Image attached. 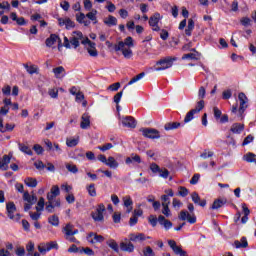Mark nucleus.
<instances>
[{
	"label": "nucleus",
	"instance_id": "f257e3e1",
	"mask_svg": "<svg viewBox=\"0 0 256 256\" xmlns=\"http://www.w3.org/2000/svg\"><path fill=\"white\" fill-rule=\"evenodd\" d=\"M73 33L76 36H73L70 39L67 38V36L64 37V47H66V49H71V45L74 47V49H77V47L81 45L79 41L83 39V32L74 31Z\"/></svg>",
	"mask_w": 256,
	"mask_h": 256
},
{
	"label": "nucleus",
	"instance_id": "f03ea898",
	"mask_svg": "<svg viewBox=\"0 0 256 256\" xmlns=\"http://www.w3.org/2000/svg\"><path fill=\"white\" fill-rule=\"evenodd\" d=\"M105 211V204H98L96 210L94 212H91V217L93 221H95V223H103V221H105V216L103 215Z\"/></svg>",
	"mask_w": 256,
	"mask_h": 256
},
{
	"label": "nucleus",
	"instance_id": "7ed1b4c3",
	"mask_svg": "<svg viewBox=\"0 0 256 256\" xmlns=\"http://www.w3.org/2000/svg\"><path fill=\"white\" fill-rule=\"evenodd\" d=\"M162 19L163 16H161L159 12H155L152 16H150L148 23L152 31H155L156 33H159V31H161L159 23H161Z\"/></svg>",
	"mask_w": 256,
	"mask_h": 256
},
{
	"label": "nucleus",
	"instance_id": "20e7f679",
	"mask_svg": "<svg viewBox=\"0 0 256 256\" xmlns=\"http://www.w3.org/2000/svg\"><path fill=\"white\" fill-rule=\"evenodd\" d=\"M173 61H175V59L171 57L157 61L156 65L159 67H155L154 71H165V69H170V67H173Z\"/></svg>",
	"mask_w": 256,
	"mask_h": 256
},
{
	"label": "nucleus",
	"instance_id": "39448f33",
	"mask_svg": "<svg viewBox=\"0 0 256 256\" xmlns=\"http://www.w3.org/2000/svg\"><path fill=\"white\" fill-rule=\"evenodd\" d=\"M238 99L240 101V106H239V109H238V113L240 115V118L243 119V113H245V111L249 107V105L247 104V103H249V98H247V95H245V93L240 92L238 94Z\"/></svg>",
	"mask_w": 256,
	"mask_h": 256
},
{
	"label": "nucleus",
	"instance_id": "423d86ee",
	"mask_svg": "<svg viewBox=\"0 0 256 256\" xmlns=\"http://www.w3.org/2000/svg\"><path fill=\"white\" fill-rule=\"evenodd\" d=\"M6 211L9 219H12V221H19L21 219V214L15 215V211H17V206H15L14 202H8L6 204Z\"/></svg>",
	"mask_w": 256,
	"mask_h": 256
},
{
	"label": "nucleus",
	"instance_id": "0eeeda50",
	"mask_svg": "<svg viewBox=\"0 0 256 256\" xmlns=\"http://www.w3.org/2000/svg\"><path fill=\"white\" fill-rule=\"evenodd\" d=\"M142 135L147 139H161V134L159 130L153 128H141Z\"/></svg>",
	"mask_w": 256,
	"mask_h": 256
},
{
	"label": "nucleus",
	"instance_id": "6e6552de",
	"mask_svg": "<svg viewBox=\"0 0 256 256\" xmlns=\"http://www.w3.org/2000/svg\"><path fill=\"white\" fill-rule=\"evenodd\" d=\"M178 219L180 221H188L190 225H195V223H197V216H195V214H189L187 210L180 211Z\"/></svg>",
	"mask_w": 256,
	"mask_h": 256
},
{
	"label": "nucleus",
	"instance_id": "1a4fd4ad",
	"mask_svg": "<svg viewBox=\"0 0 256 256\" xmlns=\"http://www.w3.org/2000/svg\"><path fill=\"white\" fill-rule=\"evenodd\" d=\"M150 170L152 173H159V177H162V179L169 178V170H167V168L161 169L157 163L150 164Z\"/></svg>",
	"mask_w": 256,
	"mask_h": 256
},
{
	"label": "nucleus",
	"instance_id": "9d476101",
	"mask_svg": "<svg viewBox=\"0 0 256 256\" xmlns=\"http://www.w3.org/2000/svg\"><path fill=\"white\" fill-rule=\"evenodd\" d=\"M125 45L127 47H134L135 44L133 43V37L131 36H128L124 42L123 41H120L118 42V44L114 45V50L117 52V51H120L121 49H124L125 48Z\"/></svg>",
	"mask_w": 256,
	"mask_h": 256
},
{
	"label": "nucleus",
	"instance_id": "9b49d317",
	"mask_svg": "<svg viewBox=\"0 0 256 256\" xmlns=\"http://www.w3.org/2000/svg\"><path fill=\"white\" fill-rule=\"evenodd\" d=\"M59 27H65L69 31V29H74L75 22L71 20V18H58Z\"/></svg>",
	"mask_w": 256,
	"mask_h": 256
},
{
	"label": "nucleus",
	"instance_id": "f8f14e48",
	"mask_svg": "<svg viewBox=\"0 0 256 256\" xmlns=\"http://www.w3.org/2000/svg\"><path fill=\"white\" fill-rule=\"evenodd\" d=\"M122 125L124 127H129L130 129H135L137 127V121L133 116H126L122 118Z\"/></svg>",
	"mask_w": 256,
	"mask_h": 256
},
{
	"label": "nucleus",
	"instance_id": "ddd939ff",
	"mask_svg": "<svg viewBox=\"0 0 256 256\" xmlns=\"http://www.w3.org/2000/svg\"><path fill=\"white\" fill-rule=\"evenodd\" d=\"M87 241H89L92 245L95 243H103L105 241V237L90 232L87 236Z\"/></svg>",
	"mask_w": 256,
	"mask_h": 256
},
{
	"label": "nucleus",
	"instance_id": "4468645a",
	"mask_svg": "<svg viewBox=\"0 0 256 256\" xmlns=\"http://www.w3.org/2000/svg\"><path fill=\"white\" fill-rule=\"evenodd\" d=\"M129 239L133 243H139V241H146V239H151V237L150 236L146 237L145 234L143 233H137V234L131 233L129 234Z\"/></svg>",
	"mask_w": 256,
	"mask_h": 256
},
{
	"label": "nucleus",
	"instance_id": "2eb2a0df",
	"mask_svg": "<svg viewBox=\"0 0 256 256\" xmlns=\"http://www.w3.org/2000/svg\"><path fill=\"white\" fill-rule=\"evenodd\" d=\"M191 199L195 205H199V207H206L207 200L203 199L201 200V196L197 192H193L191 194Z\"/></svg>",
	"mask_w": 256,
	"mask_h": 256
},
{
	"label": "nucleus",
	"instance_id": "dca6fc26",
	"mask_svg": "<svg viewBox=\"0 0 256 256\" xmlns=\"http://www.w3.org/2000/svg\"><path fill=\"white\" fill-rule=\"evenodd\" d=\"M11 157L13 154L9 153L8 155H4L2 161L0 160V169L2 171H7L9 169V163H11Z\"/></svg>",
	"mask_w": 256,
	"mask_h": 256
},
{
	"label": "nucleus",
	"instance_id": "f3484780",
	"mask_svg": "<svg viewBox=\"0 0 256 256\" xmlns=\"http://www.w3.org/2000/svg\"><path fill=\"white\" fill-rule=\"evenodd\" d=\"M233 246L236 249H247V247H249V242L247 241V237L243 236L240 241L239 240H235L233 243Z\"/></svg>",
	"mask_w": 256,
	"mask_h": 256
},
{
	"label": "nucleus",
	"instance_id": "a211bd4d",
	"mask_svg": "<svg viewBox=\"0 0 256 256\" xmlns=\"http://www.w3.org/2000/svg\"><path fill=\"white\" fill-rule=\"evenodd\" d=\"M57 41L61 45V38L57 34H51L45 41L46 47H53V44L57 43Z\"/></svg>",
	"mask_w": 256,
	"mask_h": 256
},
{
	"label": "nucleus",
	"instance_id": "6ab92c4d",
	"mask_svg": "<svg viewBox=\"0 0 256 256\" xmlns=\"http://www.w3.org/2000/svg\"><path fill=\"white\" fill-rule=\"evenodd\" d=\"M158 223L159 225H162L166 231H169V229H171V227H173V223L167 219H165V216L160 215L158 217Z\"/></svg>",
	"mask_w": 256,
	"mask_h": 256
},
{
	"label": "nucleus",
	"instance_id": "aec40b11",
	"mask_svg": "<svg viewBox=\"0 0 256 256\" xmlns=\"http://www.w3.org/2000/svg\"><path fill=\"white\" fill-rule=\"evenodd\" d=\"M81 119H82L80 123L81 129H89V127H91V117L87 114H83Z\"/></svg>",
	"mask_w": 256,
	"mask_h": 256
},
{
	"label": "nucleus",
	"instance_id": "412c9836",
	"mask_svg": "<svg viewBox=\"0 0 256 256\" xmlns=\"http://www.w3.org/2000/svg\"><path fill=\"white\" fill-rule=\"evenodd\" d=\"M120 249L121 251H125L126 253H133L135 251V245H133V243L131 242L129 243L121 242Z\"/></svg>",
	"mask_w": 256,
	"mask_h": 256
},
{
	"label": "nucleus",
	"instance_id": "4be33fe9",
	"mask_svg": "<svg viewBox=\"0 0 256 256\" xmlns=\"http://www.w3.org/2000/svg\"><path fill=\"white\" fill-rule=\"evenodd\" d=\"M123 203L124 207H126V213H131L133 211V200L131 199V196H125L123 197Z\"/></svg>",
	"mask_w": 256,
	"mask_h": 256
},
{
	"label": "nucleus",
	"instance_id": "5701e85b",
	"mask_svg": "<svg viewBox=\"0 0 256 256\" xmlns=\"http://www.w3.org/2000/svg\"><path fill=\"white\" fill-rule=\"evenodd\" d=\"M244 129H245V125H243L241 123H234L231 126L230 131H231V133H234L236 135H240V133H243Z\"/></svg>",
	"mask_w": 256,
	"mask_h": 256
},
{
	"label": "nucleus",
	"instance_id": "b1692460",
	"mask_svg": "<svg viewBox=\"0 0 256 256\" xmlns=\"http://www.w3.org/2000/svg\"><path fill=\"white\" fill-rule=\"evenodd\" d=\"M56 79H63L65 77V68L63 66H58L52 70Z\"/></svg>",
	"mask_w": 256,
	"mask_h": 256
},
{
	"label": "nucleus",
	"instance_id": "393cba45",
	"mask_svg": "<svg viewBox=\"0 0 256 256\" xmlns=\"http://www.w3.org/2000/svg\"><path fill=\"white\" fill-rule=\"evenodd\" d=\"M104 25L107 27H115L117 25V19L113 15H109L103 20Z\"/></svg>",
	"mask_w": 256,
	"mask_h": 256
},
{
	"label": "nucleus",
	"instance_id": "a878e982",
	"mask_svg": "<svg viewBox=\"0 0 256 256\" xmlns=\"http://www.w3.org/2000/svg\"><path fill=\"white\" fill-rule=\"evenodd\" d=\"M24 201L27 203H31V205H35L37 203V196L29 194V192H24L23 194Z\"/></svg>",
	"mask_w": 256,
	"mask_h": 256
},
{
	"label": "nucleus",
	"instance_id": "bb28decb",
	"mask_svg": "<svg viewBox=\"0 0 256 256\" xmlns=\"http://www.w3.org/2000/svg\"><path fill=\"white\" fill-rule=\"evenodd\" d=\"M76 21L82 25H85V27H89V25H91V21L85 20V14L83 12L76 15Z\"/></svg>",
	"mask_w": 256,
	"mask_h": 256
},
{
	"label": "nucleus",
	"instance_id": "cd10ccee",
	"mask_svg": "<svg viewBox=\"0 0 256 256\" xmlns=\"http://www.w3.org/2000/svg\"><path fill=\"white\" fill-rule=\"evenodd\" d=\"M126 165H131V163H141V156L132 154L130 157H127L125 160Z\"/></svg>",
	"mask_w": 256,
	"mask_h": 256
},
{
	"label": "nucleus",
	"instance_id": "c85d7f7f",
	"mask_svg": "<svg viewBox=\"0 0 256 256\" xmlns=\"http://www.w3.org/2000/svg\"><path fill=\"white\" fill-rule=\"evenodd\" d=\"M225 203H227V200L216 199V200H214L210 209H212L213 211H216L217 209H221V207H223V205H225Z\"/></svg>",
	"mask_w": 256,
	"mask_h": 256
},
{
	"label": "nucleus",
	"instance_id": "c756f323",
	"mask_svg": "<svg viewBox=\"0 0 256 256\" xmlns=\"http://www.w3.org/2000/svg\"><path fill=\"white\" fill-rule=\"evenodd\" d=\"M23 66L24 69H26L27 73H29V75H39V67L35 65L28 66L27 64H23Z\"/></svg>",
	"mask_w": 256,
	"mask_h": 256
},
{
	"label": "nucleus",
	"instance_id": "7c9ffc66",
	"mask_svg": "<svg viewBox=\"0 0 256 256\" xmlns=\"http://www.w3.org/2000/svg\"><path fill=\"white\" fill-rule=\"evenodd\" d=\"M165 193L161 196V201H163L162 203H171V199L169 197H174L175 193L169 189V190H165Z\"/></svg>",
	"mask_w": 256,
	"mask_h": 256
},
{
	"label": "nucleus",
	"instance_id": "2f4dec72",
	"mask_svg": "<svg viewBox=\"0 0 256 256\" xmlns=\"http://www.w3.org/2000/svg\"><path fill=\"white\" fill-rule=\"evenodd\" d=\"M193 29H195V21H193V19H189L187 28L185 29V35H187V37H191Z\"/></svg>",
	"mask_w": 256,
	"mask_h": 256
},
{
	"label": "nucleus",
	"instance_id": "473e14b6",
	"mask_svg": "<svg viewBox=\"0 0 256 256\" xmlns=\"http://www.w3.org/2000/svg\"><path fill=\"white\" fill-rule=\"evenodd\" d=\"M24 183L27 187H31L32 189H35V187H37L39 182H37V179L33 177H27L26 179H24Z\"/></svg>",
	"mask_w": 256,
	"mask_h": 256
},
{
	"label": "nucleus",
	"instance_id": "72a5a7b5",
	"mask_svg": "<svg viewBox=\"0 0 256 256\" xmlns=\"http://www.w3.org/2000/svg\"><path fill=\"white\" fill-rule=\"evenodd\" d=\"M179 127H181V123L179 122H168L165 124L164 129L165 131H173L179 129Z\"/></svg>",
	"mask_w": 256,
	"mask_h": 256
},
{
	"label": "nucleus",
	"instance_id": "f704fd0d",
	"mask_svg": "<svg viewBox=\"0 0 256 256\" xmlns=\"http://www.w3.org/2000/svg\"><path fill=\"white\" fill-rule=\"evenodd\" d=\"M106 165L107 167H110V169H117V167H119V162L115 160V157L109 156Z\"/></svg>",
	"mask_w": 256,
	"mask_h": 256
},
{
	"label": "nucleus",
	"instance_id": "c9c22d12",
	"mask_svg": "<svg viewBox=\"0 0 256 256\" xmlns=\"http://www.w3.org/2000/svg\"><path fill=\"white\" fill-rule=\"evenodd\" d=\"M18 147L22 153H25V155H29L30 157L33 156V150H31V148H29V146H27L23 143H19Z\"/></svg>",
	"mask_w": 256,
	"mask_h": 256
},
{
	"label": "nucleus",
	"instance_id": "e433bc0d",
	"mask_svg": "<svg viewBox=\"0 0 256 256\" xmlns=\"http://www.w3.org/2000/svg\"><path fill=\"white\" fill-rule=\"evenodd\" d=\"M256 154L252 152H248L243 156V161L246 163H255Z\"/></svg>",
	"mask_w": 256,
	"mask_h": 256
},
{
	"label": "nucleus",
	"instance_id": "4c0bfd02",
	"mask_svg": "<svg viewBox=\"0 0 256 256\" xmlns=\"http://www.w3.org/2000/svg\"><path fill=\"white\" fill-rule=\"evenodd\" d=\"M106 244L108 245V247H110V249H113L115 253H119V244H117V242L114 239L108 240Z\"/></svg>",
	"mask_w": 256,
	"mask_h": 256
},
{
	"label": "nucleus",
	"instance_id": "58836bf2",
	"mask_svg": "<svg viewBox=\"0 0 256 256\" xmlns=\"http://www.w3.org/2000/svg\"><path fill=\"white\" fill-rule=\"evenodd\" d=\"M48 223L52 225L53 227H59V216L52 215L48 217Z\"/></svg>",
	"mask_w": 256,
	"mask_h": 256
},
{
	"label": "nucleus",
	"instance_id": "ea45409f",
	"mask_svg": "<svg viewBox=\"0 0 256 256\" xmlns=\"http://www.w3.org/2000/svg\"><path fill=\"white\" fill-rule=\"evenodd\" d=\"M182 59H190L192 61H197V59H199V52L184 54L182 56Z\"/></svg>",
	"mask_w": 256,
	"mask_h": 256
},
{
	"label": "nucleus",
	"instance_id": "a19ab883",
	"mask_svg": "<svg viewBox=\"0 0 256 256\" xmlns=\"http://www.w3.org/2000/svg\"><path fill=\"white\" fill-rule=\"evenodd\" d=\"M95 256V251L89 247H81L80 255Z\"/></svg>",
	"mask_w": 256,
	"mask_h": 256
},
{
	"label": "nucleus",
	"instance_id": "79ce46f5",
	"mask_svg": "<svg viewBox=\"0 0 256 256\" xmlns=\"http://www.w3.org/2000/svg\"><path fill=\"white\" fill-rule=\"evenodd\" d=\"M169 205H171V202L162 203V213L165 215V217H171V210L169 209Z\"/></svg>",
	"mask_w": 256,
	"mask_h": 256
},
{
	"label": "nucleus",
	"instance_id": "37998d69",
	"mask_svg": "<svg viewBox=\"0 0 256 256\" xmlns=\"http://www.w3.org/2000/svg\"><path fill=\"white\" fill-rule=\"evenodd\" d=\"M66 169L67 171H69V173H73L74 175H77V173H79V168H77V165L75 164L67 163Z\"/></svg>",
	"mask_w": 256,
	"mask_h": 256
},
{
	"label": "nucleus",
	"instance_id": "c03bdc74",
	"mask_svg": "<svg viewBox=\"0 0 256 256\" xmlns=\"http://www.w3.org/2000/svg\"><path fill=\"white\" fill-rule=\"evenodd\" d=\"M86 190L90 197H97V189H95V184H90L86 187Z\"/></svg>",
	"mask_w": 256,
	"mask_h": 256
},
{
	"label": "nucleus",
	"instance_id": "a18cd8bd",
	"mask_svg": "<svg viewBox=\"0 0 256 256\" xmlns=\"http://www.w3.org/2000/svg\"><path fill=\"white\" fill-rule=\"evenodd\" d=\"M196 113L197 112H195L193 109L190 110L184 118V123H190V121H193V119H195Z\"/></svg>",
	"mask_w": 256,
	"mask_h": 256
},
{
	"label": "nucleus",
	"instance_id": "49530a36",
	"mask_svg": "<svg viewBox=\"0 0 256 256\" xmlns=\"http://www.w3.org/2000/svg\"><path fill=\"white\" fill-rule=\"evenodd\" d=\"M122 55H124L125 59H131L133 57V50H131L130 48H122Z\"/></svg>",
	"mask_w": 256,
	"mask_h": 256
},
{
	"label": "nucleus",
	"instance_id": "de8ad7c7",
	"mask_svg": "<svg viewBox=\"0 0 256 256\" xmlns=\"http://www.w3.org/2000/svg\"><path fill=\"white\" fill-rule=\"evenodd\" d=\"M45 209V198L41 197L37 202L36 211L39 213Z\"/></svg>",
	"mask_w": 256,
	"mask_h": 256
},
{
	"label": "nucleus",
	"instance_id": "09e8293b",
	"mask_svg": "<svg viewBox=\"0 0 256 256\" xmlns=\"http://www.w3.org/2000/svg\"><path fill=\"white\" fill-rule=\"evenodd\" d=\"M86 17L90 19V21H94V25L97 24V10H93L86 14Z\"/></svg>",
	"mask_w": 256,
	"mask_h": 256
},
{
	"label": "nucleus",
	"instance_id": "8fccbe9b",
	"mask_svg": "<svg viewBox=\"0 0 256 256\" xmlns=\"http://www.w3.org/2000/svg\"><path fill=\"white\" fill-rule=\"evenodd\" d=\"M145 77V72H142L138 75H136L134 78H132L129 82L128 85H133L134 83H137V81H141Z\"/></svg>",
	"mask_w": 256,
	"mask_h": 256
},
{
	"label": "nucleus",
	"instance_id": "3c124183",
	"mask_svg": "<svg viewBox=\"0 0 256 256\" xmlns=\"http://www.w3.org/2000/svg\"><path fill=\"white\" fill-rule=\"evenodd\" d=\"M205 108V101L200 100L197 102L195 109H193L196 113H201L203 109Z\"/></svg>",
	"mask_w": 256,
	"mask_h": 256
},
{
	"label": "nucleus",
	"instance_id": "603ef678",
	"mask_svg": "<svg viewBox=\"0 0 256 256\" xmlns=\"http://www.w3.org/2000/svg\"><path fill=\"white\" fill-rule=\"evenodd\" d=\"M66 145L67 147H77L79 145V138L67 139Z\"/></svg>",
	"mask_w": 256,
	"mask_h": 256
},
{
	"label": "nucleus",
	"instance_id": "864d4df0",
	"mask_svg": "<svg viewBox=\"0 0 256 256\" xmlns=\"http://www.w3.org/2000/svg\"><path fill=\"white\" fill-rule=\"evenodd\" d=\"M252 20L249 17H242L240 19V24L242 25V27H249L251 26Z\"/></svg>",
	"mask_w": 256,
	"mask_h": 256
},
{
	"label": "nucleus",
	"instance_id": "5fc2aeb1",
	"mask_svg": "<svg viewBox=\"0 0 256 256\" xmlns=\"http://www.w3.org/2000/svg\"><path fill=\"white\" fill-rule=\"evenodd\" d=\"M144 256H155V252L151 246H147L142 250Z\"/></svg>",
	"mask_w": 256,
	"mask_h": 256
},
{
	"label": "nucleus",
	"instance_id": "6e6d98bb",
	"mask_svg": "<svg viewBox=\"0 0 256 256\" xmlns=\"http://www.w3.org/2000/svg\"><path fill=\"white\" fill-rule=\"evenodd\" d=\"M64 231H65V235L67 237H73V225L71 224H67L65 227H64Z\"/></svg>",
	"mask_w": 256,
	"mask_h": 256
},
{
	"label": "nucleus",
	"instance_id": "4d7b16f0",
	"mask_svg": "<svg viewBox=\"0 0 256 256\" xmlns=\"http://www.w3.org/2000/svg\"><path fill=\"white\" fill-rule=\"evenodd\" d=\"M68 253H79V255H81V247H77V245L72 244L68 248Z\"/></svg>",
	"mask_w": 256,
	"mask_h": 256
},
{
	"label": "nucleus",
	"instance_id": "13d9d810",
	"mask_svg": "<svg viewBox=\"0 0 256 256\" xmlns=\"http://www.w3.org/2000/svg\"><path fill=\"white\" fill-rule=\"evenodd\" d=\"M97 149H99V151H102L103 153H105V151H109V149H113V145L111 143H106L102 146H98Z\"/></svg>",
	"mask_w": 256,
	"mask_h": 256
},
{
	"label": "nucleus",
	"instance_id": "bf43d9fd",
	"mask_svg": "<svg viewBox=\"0 0 256 256\" xmlns=\"http://www.w3.org/2000/svg\"><path fill=\"white\" fill-rule=\"evenodd\" d=\"M160 39H162V41H167V39H169V32L160 28Z\"/></svg>",
	"mask_w": 256,
	"mask_h": 256
},
{
	"label": "nucleus",
	"instance_id": "052dcab7",
	"mask_svg": "<svg viewBox=\"0 0 256 256\" xmlns=\"http://www.w3.org/2000/svg\"><path fill=\"white\" fill-rule=\"evenodd\" d=\"M148 221L150 225H152V227H157V223L159 222V219H157V217H155L154 215H150L148 218Z\"/></svg>",
	"mask_w": 256,
	"mask_h": 256
},
{
	"label": "nucleus",
	"instance_id": "680f3d73",
	"mask_svg": "<svg viewBox=\"0 0 256 256\" xmlns=\"http://www.w3.org/2000/svg\"><path fill=\"white\" fill-rule=\"evenodd\" d=\"M255 137L253 135L249 134L243 141L242 146L245 147V145H249V143H253Z\"/></svg>",
	"mask_w": 256,
	"mask_h": 256
},
{
	"label": "nucleus",
	"instance_id": "e2e57ef3",
	"mask_svg": "<svg viewBox=\"0 0 256 256\" xmlns=\"http://www.w3.org/2000/svg\"><path fill=\"white\" fill-rule=\"evenodd\" d=\"M47 250L51 251V249H59V244L55 241L48 242L47 244Z\"/></svg>",
	"mask_w": 256,
	"mask_h": 256
},
{
	"label": "nucleus",
	"instance_id": "0e129e2a",
	"mask_svg": "<svg viewBox=\"0 0 256 256\" xmlns=\"http://www.w3.org/2000/svg\"><path fill=\"white\" fill-rule=\"evenodd\" d=\"M178 194L180 195V197H187L189 195V189L182 186L180 187Z\"/></svg>",
	"mask_w": 256,
	"mask_h": 256
},
{
	"label": "nucleus",
	"instance_id": "69168bd1",
	"mask_svg": "<svg viewBox=\"0 0 256 256\" xmlns=\"http://www.w3.org/2000/svg\"><path fill=\"white\" fill-rule=\"evenodd\" d=\"M33 150L35 151V153H36L37 155H43V151H45V150L41 147V145H39V144H35V145L33 146Z\"/></svg>",
	"mask_w": 256,
	"mask_h": 256
},
{
	"label": "nucleus",
	"instance_id": "338daca9",
	"mask_svg": "<svg viewBox=\"0 0 256 256\" xmlns=\"http://www.w3.org/2000/svg\"><path fill=\"white\" fill-rule=\"evenodd\" d=\"M60 7L63 9V11H69L71 4H69L67 0H64L60 3Z\"/></svg>",
	"mask_w": 256,
	"mask_h": 256
},
{
	"label": "nucleus",
	"instance_id": "774afa93",
	"mask_svg": "<svg viewBox=\"0 0 256 256\" xmlns=\"http://www.w3.org/2000/svg\"><path fill=\"white\" fill-rule=\"evenodd\" d=\"M214 153L211 151L204 150L202 154H200V157L202 159H209V157H213Z\"/></svg>",
	"mask_w": 256,
	"mask_h": 256
}]
</instances>
